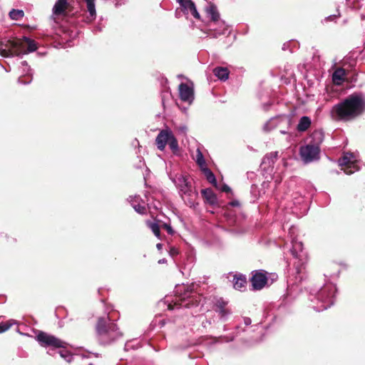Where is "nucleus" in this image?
Here are the masks:
<instances>
[{
  "label": "nucleus",
  "instance_id": "20e7f679",
  "mask_svg": "<svg viewBox=\"0 0 365 365\" xmlns=\"http://www.w3.org/2000/svg\"><path fill=\"white\" fill-rule=\"evenodd\" d=\"M312 142L307 145L302 146L299 150V155L304 163H309L317 160L320 158L319 145L324 140V133L319 130L312 133Z\"/></svg>",
  "mask_w": 365,
  "mask_h": 365
},
{
  "label": "nucleus",
  "instance_id": "412c9836",
  "mask_svg": "<svg viewBox=\"0 0 365 365\" xmlns=\"http://www.w3.org/2000/svg\"><path fill=\"white\" fill-rule=\"evenodd\" d=\"M195 160H196V163L200 168V170H202V169H204V168L207 167L205 160L204 156L200 149H197V150H196Z\"/></svg>",
  "mask_w": 365,
  "mask_h": 365
},
{
  "label": "nucleus",
  "instance_id": "9d476101",
  "mask_svg": "<svg viewBox=\"0 0 365 365\" xmlns=\"http://www.w3.org/2000/svg\"><path fill=\"white\" fill-rule=\"evenodd\" d=\"M180 98L182 101L190 102L194 98L193 89L187 84L182 83L179 86Z\"/></svg>",
  "mask_w": 365,
  "mask_h": 365
},
{
  "label": "nucleus",
  "instance_id": "b1692460",
  "mask_svg": "<svg viewBox=\"0 0 365 365\" xmlns=\"http://www.w3.org/2000/svg\"><path fill=\"white\" fill-rule=\"evenodd\" d=\"M148 227L152 230L153 234L158 238L160 237V227L156 222H148L147 223Z\"/></svg>",
  "mask_w": 365,
  "mask_h": 365
},
{
  "label": "nucleus",
  "instance_id": "4468645a",
  "mask_svg": "<svg viewBox=\"0 0 365 365\" xmlns=\"http://www.w3.org/2000/svg\"><path fill=\"white\" fill-rule=\"evenodd\" d=\"M247 284V278L242 274H235L233 277V286L235 289L240 290L246 288Z\"/></svg>",
  "mask_w": 365,
  "mask_h": 365
},
{
  "label": "nucleus",
  "instance_id": "9b49d317",
  "mask_svg": "<svg viewBox=\"0 0 365 365\" xmlns=\"http://www.w3.org/2000/svg\"><path fill=\"white\" fill-rule=\"evenodd\" d=\"M201 195L205 202L212 207L218 206L217 195L211 188L202 189L201 190Z\"/></svg>",
  "mask_w": 365,
  "mask_h": 365
},
{
  "label": "nucleus",
  "instance_id": "6ab92c4d",
  "mask_svg": "<svg viewBox=\"0 0 365 365\" xmlns=\"http://www.w3.org/2000/svg\"><path fill=\"white\" fill-rule=\"evenodd\" d=\"M87 6V10L89 13L91 20H93L96 16L95 0H85Z\"/></svg>",
  "mask_w": 365,
  "mask_h": 365
},
{
  "label": "nucleus",
  "instance_id": "423d86ee",
  "mask_svg": "<svg viewBox=\"0 0 365 365\" xmlns=\"http://www.w3.org/2000/svg\"><path fill=\"white\" fill-rule=\"evenodd\" d=\"M36 340L41 346H52L54 348H64L66 343L55 336L40 331L36 336Z\"/></svg>",
  "mask_w": 365,
  "mask_h": 365
},
{
  "label": "nucleus",
  "instance_id": "0eeeda50",
  "mask_svg": "<svg viewBox=\"0 0 365 365\" xmlns=\"http://www.w3.org/2000/svg\"><path fill=\"white\" fill-rule=\"evenodd\" d=\"M250 282L254 290H261L267 283V272L262 269L254 271Z\"/></svg>",
  "mask_w": 365,
  "mask_h": 365
},
{
  "label": "nucleus",
  "instance_id": "1a4fd4ad",
  "mask_svg": "<svg viewBox=\"0 0 365 365\" xmlns=\"http://www.w3.org/2000/svg\"><path fill=\"white\" fill-rule=\"evenodd\" d=\"M173 132L168 129L162 130L158 133L155 139V144L160 150H164Z\"/></svg>",
  "mask_w": 365,
  "mask_h": 365
},
{
  "label": "nucleus",
  "instance_id": "2eb2a0df",
  "mask_svg": "<svg viewBox=\"0 0 365 365\" xmlns=\"http://www.w3.org/2000/svg\"><path fill=\"white\" fill-rule=\"evenodd\" d=\"M213 73L221 81H226L229 77L230 71L225 67H217L213 69Z\"/></svg>",
  "mask_w": 365,
  "mask_h": 365
},
{
  "label": "nucleus",
  "instance_id": "a878e982",
  "mask_svg": "<svg viewBox=\"0 0 365 365\" xmlns=\"http://www.w3.org/2000/svg\"><path fill=\"white\" fill-rule=\"evenodd\" d=\"M14 324V320H9L6 322H1L0 323V334L9 329Z\"/></svg>",
  "mask_w": 365,
  "mask_h": 365
},
{
  "label": "nucleus",
  "instance_id": "dca6fc26",
  "mask_svg": "<svg viewBox=\"0 0 365 365\" xmlns=\"http://www.w3.org/2000/svg\"><path fill=\"white\" fill-rule=\"evenodd\" d=\"M311 119L308 116H303L300 118L297 129L299 132L306 131L311 125Z\"/></svg>",
  "mask_w": 365,
  "mask_h": 365
},
{
  "label": "nucleus",
  "instance_id": "5701e85b",
  "mask_svg": "<svg viewBox=\"0 0 365 365\" xmlns=\"http://www.w3.org/2000/svg\"><path fill=\"white\" fill-rule=\"evenodd\" d=\"M24 16V12L23 10L19 9H12L9 12V16L13 20H20Z\"/></svg>",
  "mask_w": 365,
  "mask_h": 365
},
{
  "label": "nucleus",
  "instance_id": "a211bd4d",
  "mask_svg": "<svg viewBox=\"0 0 365 365\" xmlns=\"http://www.w3.org/2000/svg\"><path fill=\"white\" fill-rule=\"evenodd\" d=\"M207 12L210 16L211 20L212 21L215 22L219 20L220 14L215 4H210V6L207 9Z\"/></svg>",
  "mask_w": 365,
  "mask_h": 365
},
{
  "label": "nucleus",
  "instance_id": "f704fd0d",
  "mask_svg": "<svg viewBox=\"0 0 365 365\" xmlns=\"http://www.w3.org/2000/svg\"><path fill=\"white\" fill-rule=\"evenodd\" d=\"M225 305V302H222V304H220V309H221V312H222V314H225V311L224 309V306Z\"/></svg>",
  "mask_w": 365,
  "mask_h": 365
},
{
  "label": "nucleus",
  "instance_id": "6e6552de",
  "mask_svg": "<svg viewBox=\"0 0 365 365\" xmlns=\"http://www.w3.org/2000/svg\"><path fill=\"white\" fill-rule=\"evenodd\" d=\"M68 0H57L53 7V14L55 16H66L68 11H71V6Z\"/></svg>",
  "mask_w": 365,
  "mask_h": 365
},
{
  "label": "nucleus",
  "instance_id": "c85d7f7f",
  "mask_svg": "<svg viewBox=\"0 0 365 365\" xmlns=\"http://www.w3.org/2000/svg\"><path fill=\"white\" fill-rule=\"evenodd\" d=\"M162 227L164 228L168 232V233L170 234V235H173L174 233L173 229L168 224L163 223L162 225Z\"/></svg>",
  "mask_w": 365,
  "mask_h": 365
},
{
  "label": "nucleus",
  "instance_id": "f257e3e1",
  "mask_svg": "<svg viewBox=\"0 0 365 365\" xmlns=\"http://www.w3.org/2000/svg\"><path fill=\"white\" fill-rule=\"evenodd\" d=\"M365 112V98L358 93H353L334 105L331 115L335 120L349 121Z\"/></svg>",
  "mask_w": 365,
  "mask_h": 365
},
{
  "label": "nucleus",
  "instance_id": "c756f323",
  "mask_svg": "<svg viewBox=\"0 0 365 365\" xmlns=\"http://www.w3.org/2000/svg\"><path fill=\"white\" fill-rule=\"evenodd\" d=\"M191 14L197 19H200V14L197 12V9H196V6H195L193 8L191 9V10L190 11Z\"/></svg>",
  "mask_w": 365,
  "mask_h": 365
},
{
  "label": "nucleus",
  "instance_id": "cd10ccee",
  "mask_svg": "<svg viewBox=\"0 0 365 365\" xmlns=\"http://www.w3.org/2000/svg\"><path fill=\"white\" fill-rule=\"evenodd\" d=\"M59 354L62 358H64L67 361H71V355L68 351H60Z\"/></svg>",
  "mask_w": 365,
  "mask_h": 365
},
{
  "label": "nucleus",
  "instance_id": "c9c22d12",
  "mask_svg": "<svg viewBox=\"0 0 365 365\" xmlns=\"http://www.w3.org/2000/svg\"><path fill=\"white\" fill-rule=\"evenodd\" d=\"M157 247H158V248H160L161 245H160V244H158V245H157Z\"/></svg>",
  "mask_w": 365,
  "mask_h": 365
},
{
  "label": "nucleus",
  "instance_id": "473e14b6",
  "mask_svg": "<svg viewBox=\"0 0 365 365\" xmlns=\"http://www.w3.org/2000/svg\"><path fill=\"white\" fill-rule=\"evenodd\" d=\"M178 253H179V252H178V250L177 248H175V247H170V254L172 256L177 255H178Z\"/></svg>",
  "mask_w": 365,
  "mask_h": 365
},
{
  "label": "nucleus",
  "instance_id": "f8f14e48",
  "mask_svg": "<svg viewBox=\"0 0 365 365\" xmlns=\"http://www.w3.org/2000/svg\"><path fill=\"white\" fill-rule=\"evenodd\" d=\"M339 165L342 167L344 173L350 175L354 173L357 170L355 162L351 161L348 157L344 156L339 160Z\"/></svg>",
  "mask_w": 365,
  "mask_h": 365
},
{
  "label": "nucleus",
  "instance_id": "7c9ffc66",
  "mask_svg": "<svg viewBox=\"0 0 365 365\" xmlns=\"http://www.w3.org/2000/svg\"><path fill=\"white\" fill-rule=\"evenodd\" d=\"M135 210L140 214H144L146 212V208L145 206L138 205L135 207Z\"/></svg>",
  "mask_w": 365,
  "mask_h": 365
},
{
  "label": "nucleus",
  "instance_id": "f3484780",
  "mask_svg": "<svg viewBox=\"0 0 365 365\" xmlns=\"http://www.w3.org/2000/svg\"><path fill=\"white\" fill-rule=\"evenodd\" d=\"M203 173L204 175L205 176L207 180L211 183L213 186L215 187H217V183L216 178L214 175V173L212 172L210 169L208 168H204V169L201 170Z\"/></svg>",
  "mask_w": 365,
  "mask_h": 365
},
{
  "label": "nucleus",
  "instance_id": "39448f33",
  "mask_svg": "<svg viewBox=\"0 0 365 365\" xmlns=\"http://www.w3.org/2000/svg\"><path fill=\"white\" fill-rule=\"evenodd\" d=\"M198 298L199 297L196 295H192L189 290H186L182 296H180L178 299H176L174 304H170L168 305V309H173L175 307L190 308L192 306H197L200 302Z\"/></svg>",
  "mask_w": 365,
  "mask_h": 365
},
{
  "label": "nucleus",
  "instance_id": "2f4dec72",
  "mask_svg": "<svg viewBox=\"0 0 365 365\" xmlns=\"http://www.w3.org/2000/svg\"><path fill=\"white\" fill-rule=\"evenodd\" d=\"M221 191L225 192H230L231 188L226 184H224L221 187Z\"/></svg>",
  "mask_w": 365,
  "mask_h": 365
},
{
  "label": "nucleus",
  "instance_id": "4be33fe9",
  "mask_svg": "<svg viewBox=\"0 0 365 365\" xmlns=\"http://www.w3.org/2000/svg\"><path fill=\"white\" fill-rule=\"evenodd\" d=\"M16 240L12 237H9L6 234L0 233V245L6 246L13 244Z\"/></svg>",
  "mask_w": 365,
  "mask_h": 365
},
{
  "label": "nucleus",
  "instance_id": "f03ea898",
  "mask_svg": "<svg viewBox=\"0 0 365 365\" xmlns=\"http://www.w3.org/2000/svg\"><path fill=\"white\" fill-rule=\"evenodd\" d=\"M36 49V41L28 37L14 38L0 41V54L4 57L19 56L34 52Z\"/></svg>",
  "mask_w": 365,
  "mask_h": 365
},
{
  "label": "nucleus",
  "instance_id": "393cba45",
  "mask_svg": "<svg viewBox=\"0 0 365 365\" xmlns=\"http://www.w3.org/2000/svg\"><path fill=\"white\" fill-rule=\"evenodd\" d=\"M180 6L185 10L190 11L195 4L192 0H178Z\"/></svg>",
  "mask_w": 365,
  "mask_h": 365
},
{
  "label": "nucleus",
  "instance_id": "aec40b11",
  "mask_svg": "<svg viewBox=\"0 0 365 365\" xmlns=\"http://www.w3.org/2000/svg\"><path fill=\"white\" fill-rule=\"evenodd\" d=\"M172 152L176 154L179 151V145L177 138L174 136L173 133L171 135L168 143Z\"/></svg>",
  "mask_w": 365,
  "mask_h": 365
},
{
  "label": "nucleus",
  "instance_id": "7ed1b4c3",
  "mask_svg": "<svg viewBox=\"0 0 365 365\" xmlns=\"http://www.w3.org/2000/svg\"><path fill=\"white\" fill-rule=\"evenodd\" d=\"M97 337L103 344H110L123 334L118 325L108 317H98L95 326Z\"/></svg>",
  "mask_w": 365,
  "mask_h": 365
},
{
  "label": "nucleus",
  "instance_id": "72a5a7b5",
  "mask_svg": "<svg viewBox=\"0 0 365 365\" xmlns=\"http://www.w3.org/2000/svg\"><path fill=\"white\" fill-rule=\"evenodd\" d=\"M229 205L232 207H237V206H240V202L237 201V200H233V201H231Z\"/></svg>",
  "mask_w": 365,
  "mask_h": 365
},
{
  "label": "nucleus",
  "instance_id": "bb28decb",
  "mask_svg": "<svg viewBox=\"0 0 365 365\" xmlns=\"http://www.w3.org/2000/svg\"><path fill=\"white\" fill-rule=\"evenodd\" d=\"M278 156V152H272L270 153H268L264 158V163L266 162V160H268L269 163H274V160L277 158Z\"/></svg>",
  "mask_w": 365,
  "mask_h": 365
},
{
  "label": "nucleus",
  "instance_id": "ddd939ff",
  "mask_svg": "<svg viewBox=\"0 0 365 365\" xmlns=\"http://www.w3.org/2000/svg\"><path fill=\"white\" fill-rule=\"evenodd\" d=\"M346 71L343 68H336L332 74V81L334 84L340 86L345 81Z\"/></svg>",
  "mask_w": 365,
  "mask_h": 365
}]
</instances>
